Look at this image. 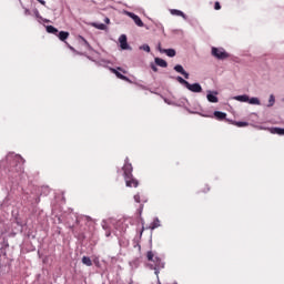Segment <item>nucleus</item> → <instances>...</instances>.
Instances as JSON below:
<instances>
[{
  "label": "nucleus",
  "mask_w": 284,
  "mask_h": 284,
  "mask_svg": "<svg viewBox=\"0 0 284 284\" xmlns=\"http://www.w3.org/2000/svg\"><path fill=\"white\" fill-rule=\"evenodd\" d=\"M122 171H123V176H124L126 187H139V180L134 179V176L132 175V172H133L132 164L129 162H125L122 168Z\"/></svg>",
  "instance_id": "obj_1"
},
{
  "label": "nucleus",
  "mask_w": 284,
  "mask_h": 284,
  "mask_svg": "<svg viewBox=\"0 0 284 284\" xmlns=\"http://www.w3.org/2000/svg\"><path fill=\"white\" fill-rule=\"evenodd\" d=\"M146 258H148V261L153 263V264H151V270H154V274L159 278L160 270H163V267H165V263H163V260H161V257L155 256L154 252H152V251H149L146 253Z\"/></svg>",
  "instance_id": "obj_2"
},
{
  "label": "nucleus",
  "mask_w": 284,
  "mask_h": 284,
  "mask_svg": "<svg viewBox=\"0 0 284 284\" xmlns=\"http://www.w3.org/2000/svg\"><path fill=\"white\" fill-rule=\"evenodd\" d=\"M110 70L112 72V74H115V77L118 79H121V81L130 82V78L123 75V74H128V71L123 70V68L118 67L116 69L111 68ZM121 72H123V74Z\"/></svg>",
  "instance_id": "obj_3"
},
{
  "label": "nucleus",
  "mask_w": 284,
  "mask_h": 284,
  "mask_svg": "<svg viewBox=\"0 0 284 284\" xmlns=\"http://www.w3.org/2000/svg\"><path fill=\"white\" fill-rule=\"evenodd\" d=\"M212 55L220 60L227 59L230 57V54L225 52L224 49H219L216 47L212 48Z\"/></svg>",
  "instance_id": "obj_4"
},
{
  "label": "nucleus",
  "mask_w": 284,
  "mask_h": 284,
  "mask_svg": "<svg viewBox=\"0 0 284 284\" xmlns=\"http://www.w3.org/2000/svg\"><path fill=\"white\" fill-rule=\"evenodd\" d=\"M128 17H130V19H133L135 26H138L139 28H143L145 24L143 23V20H141V18L139 16H136L135 13L132 12H126Z\"/></svg>",
  "instance_id": "obj_5"
},
{
  "label": "nucleus",
  "mask_w": 284,
  "mask_h": 284,
  "mask_svg": "<svg viewBox=\"0 0 284 284\" xmlns=\"http://www.w3.org/2000/svg\"><path fill=\"white\" fill-rule=\"evenodd\" d=\"M186 90H190V92H203V88L201 87L200 83H193L191 84L190 82L186 84Z\"/></svg>",
  "instance_id": "obj_6"
},
{
  "label": "nucleus",
  "mask_w": 284,
  "mask_h": 284,
  "mask_svg": "<svg viewBox=\"0 0 284 284\" xmlns=\"http://www.w3.org/2000/svg\"><path fill=\"white\" fill-rule=\"evenodd\" d=\"M120 48L122 50H130V45L128 44V37L125 34L120 36Z\"/></svg>",
  "instance_id": "obj_7"
},
{
  "label": "nucleus",
  "mask_w": 284,
  "mask_h": 284,
  "mask_svg": "<svg viewBox=\"0 0 284 284\" xmlns=\"http://www.w3.org/2000/svg\"><path fill=\"white\" fill-rule=\"evenodd\" d=\"M175 72H179V74H183L184 79H190V73L186 72L185 69H183V65L181 64H176L174 67Z\"/></svg>",
  "instance_id": "obj_8"
},
{
  "label": "nucleus",
  "mask_w": 284,
  "mask_h": 284,
  "mask_svg": "<svg viewBox=\"0 0 284 284\" xmlns=\"http://www.w3.org/2000/svg\"><path fill=\"white\" fill-rule=\"evenodd\" d=\"M160 52L166 53V57H176V51L174 49H161L159 48Z\"/></svg>",
  "instance_id": "obj_9"
},
{
  "label": "nucleus",
  "mask_w": 284,
  "mask_h": 284,
  "mask_svg": "<svg viewBox=\"0 0 284 284\" xmlns=\"http://www.w3.org/2000/svg\"><path fill=\"white\" fill-rule=\"evenodd\" d=\"M57 37L60 39V41H65L68 37H70V32L68 31H60Z\"/></svg>",
  "instance_id": "obj_10"
},
{
  "label": "nucleus",
  "mask_w": 284,
  "mask_h": 284,
  "mask_svg": "<svg viewBox=\"0 0 284 284\" xmlns=\"http://www.w3.org/2000/svg\"><path fill=\"white\" fill-rule=\"evenodd\" d=\"M214 116L215 119H217V121H223L227 116V114L221 111H215Z\"/></svg>",
  "instance_id": "obj_11"
},
{
  "label": "nucleus",
  "mask_w": 284,
  "mask_h": 284,
  "mask_svg": "<svg viewBox=\"0 0 284 284\" xmlns=\"http://www.w3.org/2000/svg\"><path fill=\"white\" fill-rule=\"evenodd\" d=\"M47 32L57 37V34H59V29L54 28L53 26H47Z\"/></svg>",
  "instance_id": "obj_12"
},
{
  "label": "nucleus",
  "mask_w": 284,
  "mask_h": 284,
  "mask_svg": "<svg viewBox=\"0 0 284 284\" xmlns=\"http://www.w3.org/2000/svg\"><path fill=\"white\" fill-rule=\"evenodd\" d=\"M155 63L160 68H168V62L161 58H155Z\"/></svg>",
  "instance_id": "obj_13"
},
{
  "label": "nucleus",
  "mask_w": 284,
  "mask_h": 284,
  "mask_svg": "<svg viewBox=\"0 0 284 284\" xmlns=\"http://www.w3.org/2000/svg\"><path fill=\"white\" fill-rule=\"evenodd\" d=\"M235 101H240L241 103H247V101H250V97L246 94L237 95L235 97Z\"/></svg>",
  "instance_id": "obj_14"
},
{
  "label": "nucleus",
  "mask_w": 284,
  "mask_h": 284,
  "mask_svg": "<svg viewBox=\"0 0 284 284\" xmlns=\"http://www.w3.org/2000/svg\"><path fill=\"white\" fill-rule=\"evenodd\" d=\"M206 98L210 103H219V98L212 93H209Z\"/></svg>",
  "instance_id": "obj_15"
},
{
  "label": "nucleus",
  "mask_w": 284,
  "mask_h": 284,
  "mask_svg": "<svg viewBox=\"0 0 284 284\" xmlns=\"http://www.w3.org/2000/svg\"><path fill=\"white\" fill-rule=\"evenodd\" d=\"M170 12H171V14H173L175 17H183V18H185V13H183V11H181V10L171 9Z\"/></svg>",
  "instance_id": "obj_16"
},
{
  "label": "nucleus",
  "mask_w": 284,
  "mask_h": 284,
  "mask_svg": "<svg viewBox=\"0 0 284 284\" xmlns=\"http://www.w3.org/2000/svg\"><path fill=\"white\" fill-rule=\"evenodd\" d=\"M83 265H87V267H92V260L89 256L82 257Z\"/></svg>",
  "instance_id": "obj_17"
},
{
  "label": "nucleus",
  "mask_w": 284,
  "mask_h": 284,
  "mask_svg": "<svg viewBox=\"0 0 284 284\" xmlns=\"http://www.w3.org/2000/svg\"><path fill=\"white\" fill-rule=\"evenodd\" d=\"M156 227H161V221H159V219H155L151 225H150V230H156Z\"/></svg>",
  "instance_id": "obj_18"
},
{
  "label": "nucleus",
  "mask_w": 284,
  "mask_h": 284,
  "mask_svg": "<svg viewBox=\"0 0 284 284\" xmlns=\"http://www.w3.org/2000/svg\"><path fill=\"white\" fill-rule=\"evenodd\" d=\"M13 161L14 163H19V165H23V163H26V160L21 158V155H14Z\"/></svg>",
  "instance_id": "obj_19"
},
{
  "label": "nucleus",
  "mask_w": 284,
  "mask_h": 284,
  "mask_svg": "<svg viewBox=\"0 0 284 284\" xmlns=\"http://www.w3.org/2000/svg\"><path fill=\"white\" fill-rule=\"evenodd\" d=\"M248 103L251 105H261V100H258V98H248Z\"/></svg>",
  "instance_id": "obj_20"
},
{
  "label": "nucleus",
  "mask_w": 284,
  "mask_h": 284,
  "mask_svg": "<svg viewBox=\"0 0 284 284\" xmlns=\"http://www.w3.org/2000/svg\"><path fill=\"white\" fill-rule=\"evenodd\" d=\"M276 103V98H274V94L270 95L267 108H272Z\"/></svg>",
  "instance_id": "obj_21"
},
{
  "label": "nucleus",
  "mask_w": 284,
  "mask_h": 284,
  "mask_svg": "<svg viewBox=\"0 0 284 284\" xmlns=\"http://www.w3.org/2000/svg\"><path fill=\"white\" fill-rule=\"evenodd\" d=\"M93 28H97L98 30H105V24L104 23H93Z\"/></svg>",
  "instance_id": "obj_22"
},
{
  "label": "nucleus",
  "mask_w": 284,
  "mask_h": 284,
  "mask_svg": "<svg viewBox=\"0 0 284 284\" xmlns=\"http://www.w3.org/2000/svg\"><path fill=\"white\" fill-rule=\"evenodd\" d=\"M176 81H179L181 83V85H184L186 88L187 85V81L185 79H183L182 77H178L176 78Z\"/></svg>",
  "instance_id": "obj_23"
},
{
  "label": "nucleus",
  "mask_w": 284,
  "mask_h": 284,
  "mask_svg": "<svg viewBox=\"0 0 284 284\" xmlns=\"http://www.w3.org/2000/svg\"><path fill=\"white\" fill-rule=\"evenodd\" d=\"M273 132H274L275 134L283 135V134H284V129H282V128H274V129H273Z\"/></svg>",
  "instance_id": "obj_24"
},
{
  "label": "nucleus",
  "mask_w": 284,
  "mask_h": 284,
  "mask_svg": "<svg viewBox=\"0 0 284 284\" xmlns=\"http://www.w3.org/2000/svg\"><path fill=\"white\" fill-rule=\"evenodd\" d=\"M237 128H247V122H234Z\"/></svg>",
  "instance_id": "obj_25"
},
{
  "label": "nucleus",
  "mask_w": 284,
  "mask_h": 284,
  "mask_svg": "<svg viewBox=\"0 0 284 284\" xmlns=\"http://www.w3.org/2000/svg\"><path fill=\"white\" fill-rule=\"evenodd\" d=\"M141 50H144V52H150V45L143 44V45L141 47Z\"/></svg>",
  "instance_id": "obj_26"
},
{
  "label": "nucleus",
  "mask_w": 284,
  "mask_h": 284,
  "mask_svg": "<svg viewBox=\"0 0 284 284\" xmlns=\"http://www.w3.org/2000/svg\"><path fill=\"white\" fill-rule=\"evenodd\" d=\"M134 201H135V203H141V195L140 194H135L134 195Z\"/></svg>",
  "instance_id": "obj_27"
},
{
  "label": "nucleus",
  "mask_w": 284,
  "mask_h": 284,
  "mask_svg": "<svg viewBox=\"0 0 284 284\" xmlns=\"http://www.w3.org/2000/svg\"><path fill=\"white\" fill-rule=\"evenodd\" d=\"M214 10H221V3L219 1L215 2Z\"/></svg>",
  "instance_id": "obj_28"
},
{
  "label": "nucleus",
  "mask_w": 284,
  "mask_h": 284,
  "mask_svg": "<svg viewBox=\"0 0 284 284\" xmlns=\"http://www.w3.org/2000/svg\"><path fill=\"white\" fill-rule=\"evenodd\" d=\"M202 192H210V186H209V185H205V187L202 189Z\"/></svg>",
  "instance_id": "obj_29"
},
{
  "label": "nucleus",
  "mask_w": 284,
  "mask_h": 284,
  "mask_svg": "<svg viewBox=\"0 0 284 284\" xmlns=\"http://www.w3.org/2000/svg\"><path fill=\"white\" fill-rule=\"evenodd\" d=\"M36 17L38 18V19H41V14L39 13V10H36Z\"/></svg>",
  "instance_id": "obj_30"
},
{
  "label": "nucleus",
  "mask_w": 284,
  "mask_h": 284,
  "mask_svg": "<svg viewBox=\"0 0 284 284\" xmlns=\"http://www.w3.org/2000/svg\"><path fill=\"white\" fill-rule=\"evenodd\" d=\"M39 1V3H41V6H45V1L44 0H37Z\"/></svg>",
  "instance_id": "obj_31"
},
{
  "label": "nucleus",
  "mask_w": 284,
  "mask_h": 284,
  "mask_svg": "<svg viewBox=\"0 0 284 284\" xmlns=\"http://www.w3.org/2000/svg\"><path fill=\"white\" fill-rule=\"evenodd\" d=\"M152 70H153V72H158V69L154 65H152Z\"/></svg>",
  "instance_id": "obj_32"
},
{
  "label": "nucleus",
  "mask_w": 284,
  "mask_h": 284,
  "mask_svg": "<svg viewBox=\"0 0 284 284\" xmlns=\"http://www.w3.org/2000/svg\"><path fill=\"white\" fill-rule=\"evenodd\" d=\"M24 14H30V10L26 9Z\"/></svg>",
  "instance_id": "obj_33"
},
{
  "label": "nucleus",
  "mask_w": 284,
  "mask_h": 284,
  "mask_svg": "<svg viewBox=\"0 0 284 284\" xmlns=\"http://www.w3.org/2000/svg\"><path fill=\"white\" fill-rule=\"evenodd\" d=\"M143 212V204L140 205V214Z\"/></svg>",
  "instance_id": "obj_34"
},
{
  "label": "nucleus",
  "mask_w": 284,
  "mask_h": 284,
  "mask_svg": "<svg viewBox=\"0 0 284 284\" xmlns=\"http://www.w3.org/2000/svg\"><path fill=\"white\" fill-rule=\"evenodd\" d=\"M105 23H110V19L109 18H105Z\"/></svg>",
  "instance_id": "obj_35"
},
{
  "label": "nucleus",
  "mask_w": 284,
  "mask_h": 284,
  "mask_svg": "<svg viewBox=\"0 0 284 284\" xmlns=\"http://www.w3.org/2000/svg\"><path fill=\"white\" fill-rule=\"evenodd\" d=\"M83 41H84L85 45H89L88 40L83 39Z\"/></svg>",
  "instance_id": "obj_36"
},
{
  "label": "nucleus",
  "mask_w": 284,
  "mask_h": 284,
  "mask_svg": "<svg viewBox=\"0 0 284 284\" xmlns=\"http://www.w3.org/2000/svg\"><path fill=\"white\" fill-rule=\"evenodd\" d=\"M17 170H18V172H21V170H23V168L19 166V169H17Z\"/></svg>",
  "instance_id": "obj_37"
},
{
  "label": "nucleus",
  "mask_w": 284,
  "mask_h": 284,
  "mask_svg": "<svg viewBox=\"0 0 284 284\" xmlns=\"http://www.w3.org/2000/svg\"><path fill=\"white\" fill-rule=\"evenodd\" d=\"M143 232H144V229H142V232H141V234H143Z\"/></svg>",
  "instance_id": "obj_38"
}]
</instances>
